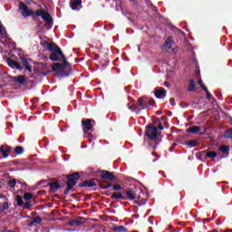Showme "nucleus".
I'll return each instance as SVG.
<instances>
[{"mask_svg": "<svg viewBox=\"0 0 232 232\" xmlns=\"http://www.w3.org/2000/svg\"><path fill=\"white\" fill-rule=\"evenodd\" d=\"M20 61L23 66L25 68V70H27L28 72H32V65H30V62H28V59L21 57Z\"/></svg>", "mask_w": 232, "mask_h": 232, "instance_id": "nucleus-13", "label": "nucleus"}, {"mask_svg": "<svg viewBox=\"0 0 232 232\" xmlns=\"http://www.w3.org/2000/svg\"><path fill=\"white\" fill-rule=\"evenodd\" d=\"M111 198H122V194L119 193V192H114L111 195Z\"/></svg>", "mask_w": 232, "mask_h": 232, "instance_id": "nucleus-31", "label": "nucleus"}, {"mask_svg": "<svg viewBox=\"0 0 232 232\" xmlns=\"http://www.w3.org/2000/svg\"><path fill=\"white\" fill-rule=\"evenodd\" d=\"M198 84H199V86L202 88V90H204V92H208V88H206V86H204V83L202 82V79H199L198 81Z\"/></svg>", "mask_w": 232, "mask_h": 232, "instance_id": "nucleus-32", "label": "nucleus"}, {"mask_svg": "<svg viewBox=\"0 0 232 232\" xmlns=\"http://www.w3.org/2000/svg\"><path fill=\"white\" fill-rule=\"evenodd\" d=\"M15 82H19V84H24L26 78L24 75H19L14 77Z\"/></svg>", "mask_w": 232, "mask_h": 232, "instance_id": "nucleus-22", "label": "nucleus"}, {"mask_svg": "<svg viewBox=\"0 0 232 232\" xmlns=\"http://www.w3.org/2000/svg\"><path fill=\"white\" fill-rule=\"evenodd\" d=\"M82 124L84 133H86V131H92V130H93V127L92 126V120L83 121Z\"/></svg>", "mask_w": 232, "mask_h": 232, "instance_id": "nucleus-9", "label": "nucleus"}, {"mask_svg": "<svg viewBox=\"0 0 232 232\" xmlns=\"http://www.w3.org/2000/svg\"><path fill=\"white\" fill-rule=\"evenodd\" d=\"M61 58L64 59V54L61 49H57V51L53 52L49 56L51 61H61Z\"/></svg>", "mask_w": 232, "mask_h": 232, "instance_id": "nucleus-6", "label": "nucleus"}, {"mask_svg": "<svg viewBox=\"0 0 232 232\" xmlns=\"http://www.w3.org/2000/svg\"><path fill=\"white\" fill-rule=\"evenodd\" d=\"M42 45L46 46L47 50H49V52H57V50H61V48H59L55 44L51 43H44L42 44Z\"/></svg>", "mask_w": 232, "mask_h": 232, "instance_id": "nucleus-11", "label": "nucleus"}, {"mask_svg": "<svg viewBox=\"0 0 232 232\" xmlns=\"http://www.w3.org/2000/svg\"><path fill=\"white\" fill-rule=\"evenodd\" d=\"M0 35H1L2 39H6V37H7L6 30L5 29V27H3V25L1 24V22H0Z\"/></svg>", "mask_w": 232, "mask_h": 232, "instance_id": "nucleus-25", "label": "nucleus"}, {"mask_svg": "<svg viewBox=\"0 0 232 232\" xmlns=\"http://www.w3.org/2000/svg\"><path fill=\"white\" fill-rule=\"evenodd\" d=\"M87 186H89V188H93V186H95V183L92 181H87Z\"/></svg>", "mask_w": 232, "mask_h": 232, "instance_id": "nucleus-36", "label": "nucleus"}, {"mask_svg": "<svg viewBox=\"0 0 232 232\" xmlns=\"http://www.w3.org/2000/svg\"><path fill=\"white\" fill-rule=\"evenodd\" d=\"M196 90H197V85L195 84V81L190 80L188 87V92H195Z\"/></svg>", "mask_w": 232, "mask_h": 232, "instance_id": "nucleus-20", "label": "nucleus"}, {"mask_svg": "<svg viewBox=\"0 0 232 232\" xmlns=\"http://www.w3.org/2000/svg\"><path fill=\"white\" fill-rule=\"evenodd\" d=\"M113 231H118V232H126L128 231L124 226H116L113 227Z\"/></svg>", "mask_w": 232, "mask_h": 232, "instance_id": "nucleus-27", "label": "nucleus"}, {"mask_svg": "<svg viewBox=\"0 0 232 232\" xmlns=\"http://www.w3.org/2000/svg\"><path fill=\"white\" fill-rule=\"evenodd\" d=\"M66 66H68V63H66V62H64L63 63H53V70L62 72V70H64L66 68Z\"/></svg>", "mask_w": 232, "mask_h": 232, "instance_id": "nucleus-12", "label": "nucleus"}, {"mask_svg": "<svg viewBox=\"0 0 232 232\" xmlns=\"http://www.w3.org/2000/svg\"><path fill=\"white\" fill-rule=\"evenodd\" d=\"M126 195L129 200H135V198H137V194L133 190H128Z\"/></svg>", "mask_w": 232, "mask_h": 232, "instance_id": "nucleus-17", "label": "nucleus"}, {"mask_svg": "<svg viewBox=\"0 0 232 232\" xmlns=\"http://www.w3.org/2000/svg\"><path fill=\"white\" fill-rule=\"evenodd\" d=\"M219 151H221V153L224 154L225 157H227V155H229V147L226 146V145H222L221 147H219Z\"/></svg>", "mask_w": 232, "mask_h": 232, "instance_id": "nucleus-18", "label": "nucleus"}, {"mask_svg": "<svg viewBox=\"0 0 232 232\" xmlns=\"http://www.w3.org/2000/svg\"><path fill=\"white\" fill-rule=\"evenodd\" d=\"M33 198H34V194H32V193H25V194L24 195V200H30V199H32Z\"/></svg>", "mask_w": 232, "mask_h": 232, "instance_id": "nucleus-29", "label": "nucleus"}, {"mask_svg": "<svg viewBox=\"0 0 232 232\" xmlns=\"http://www.w3.org/2000/svg\"><path fill=\"white\" fill-rule=\"evenodd\" d=\"M165 86H168V83H165Z\"/></svg>", "mask_w": 232, "mask_h": 232, "instance_id": "nucleus-41", "label": "nucleus"}, {"mask_svg": "<svg viewBox=\"0 0 232 232\" xmlns=\"http://www.w3.org/2000/svg\"><path fill=\"white\" fill-rule=\"evenodd\" d=\"M60 188L61 186L57 182L50 183V190L53 193H55V191H57V189H59Z\"/></svg>", "mask_w": 232, "mask_h": 232, "instance_id": "nucleus-19", "label": "nucleus"}, {"mask_svg": "<svg viewBox=\"0 0 232 232\" xmlns=\"http://www.w3.org/2000/svg\"><path fill=\"white\" fill-rule=\"evenodd\" d=\"M186 144H187V146H188L189 148H195V146H198V140H191L188 141Z\"/></svg>", "mask_w": 232, "mask_h": 232, "instance_id": "nucleus-26", "label": "nucleus"}, {"mask_svg": "<svg viewBox=\"0 0 232 232\" xmlns=\"http://www.w3.org/2000/svg\"><path fill=\"white\" fill-rule=\"evenodd\" d=\"M3 209H8V203L4 202L2 205Z\"/></svg>", "mask_w": 232, "mask_h": 232, "instance_id": "nucleus-37", "label": "nucleus"}, {"mask_svg": "<svg viewBox=\"0 0 232 232\" xmlns=\"http://www.w3.org/2000/svg\"><path fill=\"white\" fill-rule=\"evenodd\" d=\"M36 15L38 17H42L44 21H46V23H48L49 24H53V20H52V16H50V14L44 11V9L37 10Z\"/></svg>", "mask_w": 232, "mask_h": 232, "instance_id": "nucleus-5", "label": "nucleus"}, {"mask_svg": "<svg viewBox=\"0 0 232 232\" xmlns=\"http://www.w3.org/2000/svg\"><path fill=\"white\" fill-rule=\"evenodd\" d=\"M146 136L149 137L150 140H155L157 137H159V130H157V127L153 125H149L146 130Z\"/></svg>", "mask_w": 232, "mask_h": 232, "instance_id": "nucleus-3", "label": "nucleus"}, {"mask_svg": "<svg viewBox=\"0 0 232 232\" xmlns=\"http://www.w3.org/2000/svg\"><path fill=\"white\" fill-rule=\"evenodd\" d=\"M15 184H17V180L16 179H12V180L9 181L8 186L10 188H15Z\"/></svg>", "mask_w": 232, "mask_h": 232, "instance_id": "nucleus-33", "label": "nucleus"}, {"mask_svg": "<svg viewBox=\"0 0 232 232\" xmlns=\"http://www.w3.org/2000/svg\"><path fill=\"white\" fill-rule=\"evenodd\" d=\"M41 222H43V219H41L39 217H36L31 221L28 227H32V226H35V224H41Z\"/></svg>", "mask_w": 232, "mask_h": 232, "instance_id": "nucleus-21", "label": "nucleus"}, {"mask_svg": "<svg viewBox=\"0 0 232 232\" xmlns=\"http://www.w3.org/2000/svg\"><path fill=\"white\" fill-rule=\"evenodd\" d=\"M5 42H6V44H8L10 43V39H6Z\"/></svg>", "mask_w": 232, "mask_h": 232, "instance_id": "nucleus-39", "label": "nucleus"}, {"mask_svg": "<svg viewBox=\"0 0 232 232\" xmlns=\"http://www.w3.org/2000/svg\"><path fill=\"white\" fill-rule=\"evenodd\" d=\"M204 153L208 159H217V153L215 151L205 150Z\"/></svg>", "mask_w": 232, "mask_h": 232, "instance_id": "nucleus-24", "label": "nucleus"}, {"mask_svg": "<svg viewBox=\"0 0 232 232\" xmlns=\"http://www.w3.org/2000/svg\"><path fill=\"white\" fill-rule=\"evenodd\" d=\"M67 179L68 180H67V188L65 189V193H68V191L72 189L73 186H75L79 179H81V176L79 175V173L75 172V173H72V175H69Z\"/></svg>", "mask_w": 232, "mask_h": 232, "instance_id": "nucleus-1", "label": "nucleus"}, {"mask_svg": "<svg viewBox=\"0 0 232 232\" xmlns=\"http://www.w3.org/2000/svg\"><path fill=\"white\" fill-rule=\"evenodd\" d=\"M130 1H135V0H130Z\"/></svg>", "mask_w": 232, "mask_h": 232, "instance_id": "nucleus-42", "label": "nucleus"}, {"mask_svg": "<svg viewBox=\"0 0 232 232\" xmlns=\"http://www.w3.org/2000/svg\"><path fill=\"white\" fill-rule=\"evenodd\" d=\"M139 104H128L129 110L135 111V110H145L146 108H150V104L148 103V100L144 98H140L138 101Z\"/></svg>", "mask_w": 232, "mask_h": 232, "instance_id": "nucleus-2", "label": "nucleus"}, {"mask_svg": "<svg viewBox=\"0 0 232 232\" xmlns=\"http://www.w3.org/2000/svg\"><path fill=\"white\" fill-rule=\"evenodd\" d=\"M160 130H164V127H161V125L159 126Z\"/></svg>", "mask_w": 232, "mask_h": 232, "instance_id": "nucleus-40", "label": "nucleus"}, {"mask_svg": "<svg viewBox=\"0 0 232 232\" xmlns=\"http://www.w3.org/2000/svg\"><path fill=\"white\" fill-rule=\"evenodd\" d=\"M7 64L8 66H10V68H14V70H19L20 72L23 70V67H21V65L17 62L10 58L7 59Z\"/></svg>", "mask_w": 232, "mask_h": 232, "instance_id": "nucleus-10", "label": "nucleus"}, {"mask_svg": "<svg viewBox=\"0 0 232 232\" xmlns=\"http://www.w3.org/2000/svg\"><path fill=\"white\" fill-rule=\"evenodd\" d=\"M11 148L6 146V145H3L0 147V159H6L11 151Z\"/></svg>", "mask_w": 232, "mask_h": 232, "instance_id": "nucleus-7", "label": "nucleus"}, {"mask_svg": "<svg viewBox=\"0 0 232 232\" xmlns=\"http://www.w3.org/2000/svg\"><path fill=\"white\" fill-rule=\"evenodd\" d=\"M173 37L169 36L168 39L166 40L164 46L167 50H170L171 46H173Z\"/></svg>", "mask_w": 232, "mask_h": 232, "instance_id": "nucleus-16", "label": "nucleus"}, {"mask_svg": "<svg viewBox=\"0 0 232 232\" xmlns=\"http://www.w3.org/2000/svg\"><path fill=\"white\" fill-rule=\"evenodd\" d=\"M198 131H200V127L198 126L187 129V133H198Z\"/></svg>", "mask_w": 232, "mask_h": 232, "instance_id": "nucleus-23", "label": "nucleus"}, {"mask_svg": "<svg viewBox=\"0 0 232 232\" xmlns=\"http://www.w3.org/2000/svg\"><path fill=\"white\" fill-rule=\"evenodd\" d=\"M102 177L103 179H107V180H113V179H115V176L113 175V173H111L108 170H102Z\"/></svg>", "mask_w": 232, "mask_h": 232, "instance_id": "nucleus-14", "label": "nucleus"}, {"mask_svg": "<svg viewBox=\"0 0 232 232\" xmlns=\"http://www.w3.org/2000/svg\"><path fill=\"white\" fill-rule=\"evenodd\" d=\"M154 93H155L157 99H164V97H166V89H164L162 87H158L154 91Z\"/></svg>", "mask_w": 232, "mask_h": 232, "instance_id": "nucleus-8", "label": "nucleus"}, {"mask_svg": "<svg viewBox=\"0 0 232 232\" xmlns=\"http://www.w3.org/2000/svg\"><path fill=\"white\" fill-rule=\"evenodd\" d=\"M15 153H17L18 155H21V153H23L24 151V150L23 149V147L18 146L14 149Z\"/></svg>", "mask_w": 232, "mask_h": 232, "instance_id": "nucleus-28", "label": "nucleus"}, {"mask_svg": "<svg viewBox=\"0 0 232 232\" xmlns=\"http://www.w3.org/2000/svg\"><path fill=\"white\" fill-rule=\"evenodd\" d=\"M19 10L24 17L35 15V12H34L32 9H29L28 6H26L23 2H20L19 4Z\"/></svg>", "mask_w": 232, "mask_h": 232, "instance_id": "nucleus-4", "label": "nucleus"}, {"mask_svg": "<svg viewBox=\"0 0 232 232\" xmlns=\"http://www.w3.org/2000/svg\"><path fill=\"white\" fill-rule=\"evenodd\" d=\"M205 92L207 93V99H208V101H211V93L209 92V91H208V89H207V91H205Z\"/></svg>", "mask_w": 232, "mask_h": 232, "instance_id": "nucleus-35", "label": "nucleus"}, {"mask_svg": "<svg viewBox=\"0 0 232 232\" xmlns=\"http://www.w3.org/2000/svg\"><path fill=\"white\" fill-rule=\"evenodd\" d=\"M108 188H111V183H108V185L103 186L102 189H108Z\"/></svg>", "mask_w": 232, "mask_h": 232, "instance_id": "nucleus-38", "label": "nucleus"}, {"mask_svg": "<svg viewBox=\"0 0 232 232\" xmlns=\"http://www.w3.org/2000/svg\"><path fill=\"white\" fill-rule=\"evenodd\" d=\"M15 200L18 204V206H23V198L19 195L16 196Z\"/></svg>", "mask_w": 232, "mask_h": 232, "instance_id": "nucleus-30", "label": "nucleus"}, {"mask_svg": "<svg viewBox=\"0 0 232 232\" xmlns=\"http://www.w3.org/2000/svg\"><path fill=\"white\" fill-rule=\"evenodd\" d=\"M121 189H122V187H121V185H113L114 191H121Z\"/></svg>", "mask_w": 232, "mask_h": 232, "instance_id": "nucleus-34", "label": "nucleus"}, {"mask_svg": "<svg viewBox=\"0 0 232 232\" xmlns=\"http://www.w3.org/2000/svg\"><path fill=\"white\" fill-rule=\"evenodd\" d=\"M82 4V0H75L72 2L71 7L72 10H79L81 8V5Z\"/></svg>", "mask_w": 232, "mask_h": 232, "instance_id": "nucleus-15", "label": "nucleus"}]
</instances>
